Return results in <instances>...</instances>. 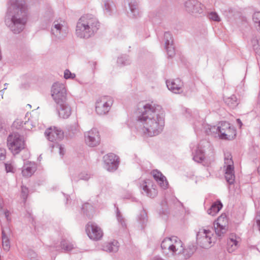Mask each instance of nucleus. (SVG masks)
I'll use <instances>...</instances> for the list:
<instances>
[{
	"instance_id": "nucleus-1",
	"label": "nucleus",
	"mask_w": 260,
	"mask_h": 260,
	"mask_svg": "<svg viewBox=\"0 0 260 260\" xmlns=\"http://www.w3.org/2000/svg\"><path fill=\"white\" fill-rule=\"evenodd\" d=\"M137 125L146 136L160 134L165 126V114L161 107L153 103L140 102L137 109Z\"/></svg>"
},
{
	"instance_id": "nucleus-2",
	"label": "nucleus",
	"mask_w": 260,
	"mask_h": 260,
	"mask_svg": "<svg viewBox=\"0 0 260 260\" xmlns=\"http://www.w3.org/2000/svg\"><path fill=\"white\" fill-rule=\"evenodd\" d=\"M5 24L14 34H19L23 30L27 22V6L24 0H9Z\"/></svg>"
},
{
	"instance_id": "nucleus-3",
	"label": "nucleus",
	"mask_w": 260,
	"mask_h": 260,
	"mask_svg": "<svg viewBox=\"0 0 260 260\" xmlns=\"http://www.w3.org/2000/svg\"><path fill=\"white\" fill-rule=\"evenodd\" d=\"M100 22L91 14H86L78 20L76 28V35L80 38L88 39L93 36L99 29Z\"/></svg>"
},
{
	"instance_id": "nucleus-4",
	"label": "nucleus",
	"mask_w": 260,
	"mask_h": 260,
	"mask_svg": "<svg viewBox=\"0 0 260 260\" xmlns=\"http://www.w3.org/2000/svg\"><path fill=\"white\" fill-rule=\"evenodd\" d=\"M161 247L164 252L168 251L172 255L183 253L184 250L182 242L176 236L165 238L161 242Z\"/></svg>"
},
{
	"instance_id": "nucleus-5",
	"label": "nucleus",
	"mask_w": 260,
	"mask_h": 260,
	"mask_svg": "<svg viewBox=\"0 0 260 260\" xmlns=\"http://www.w3.org/2000/svg\"><path fill=\"white\" fill-rule=\"evenodd\" d=\"M69 32V26L67 21L61 18L55 19L51 27V34L55 39H64Z\"/></svg>"
},
{
	"instance_id": "nucleus-6",
	"label": "nucleus",
	"mask_w": 260,
	"mask_h": 260,
	"mask_svg": "<svg viewBox=\"0 0 260 260\" xmlns=\"http://www.w3.org/2000/svg\"><path fill=\"white\" fill-rule=\"evenodd\" d=\"M7 145L13 154H18L25 147L23 137L17 133H13L7 138Z\"/></svg>"
},
{
	"instance_id": "nucleus-7",
	"label": "nucleus",
	"mask_w": 260,
	"mask_h": 260,
	"mask_svg": "<svg viewBox=\"0 0 260 260\" xmlns=\"http://www.w3.org/2000/svg\"><path fill=\"white\" fill-rule=\"evenodd\" d=\"M114 103L113 98L109 95L99 98L96 102L95 109L96 114L100 116L107 115Z\"/></svg>"
},
{
	"instance_id": "nucleus-8",
	"label": "nucleus",
	"mask_w": 260,
	"mask_h": 260,
	"mask_svg": "<svg viewBox=\"0 0 260 260\" xmlns=\"http://www.w3.org/2000/svg\"><path fill=\"white\" fill-rule=\"evenodd\" d=\"M51 96L56 104H61L67 102V91L64 84L54 83L51 87Z\"/></svg>"
},
{
	"instance_id": "nucleus-9",
	"label": "nucleus",
	"mask_w": 260,
	"mask_h": 260,
	"mask_svg": "<svg viewBox=\"0 0 260 260\" xmlns=\"http://www.w3.org/2000/svg\"><path fill=\"white\" fill-rule=\"evenodd\" d=\"M213 232L209 230L200 229L197 234L198 244L203 248H209L212 245Z\"/></svg>"
},
{
	"instance_id": "nucleus-10",
	"label": "nucleus",
	"mask_w": 260,
	"mask_h": 260,
	"mask_svg": "<svg viewBox=\"0 0 260 260\" xmlns=\"http://www.w3.org/2000/svg\"><path fill=\"white\" fill-rule=\"evenodd\" d=\"M219 138L223 140H231L236 135L235 129L232 127L229 122L221 121L219 124Z\"/></svg>"
},
{
	"instance_id": "nucleus-11",
	"label": "nucleus",
	"mask_w": 260,
	"mask_h": 260,
	"mask_svg": "<svg viewBox=\"0 0 260 260\" xmlns=\"http://www.w3.org/2000/svg\"><path fill=\"white\" fill-rule=\"evenodd\" d=\"M225 178L227 182L232 184L235 180V175L234 167V162L232 159L231 154L225 156L224 158Z\"/></svg>"
},
{
	"instance_id": "nucleus-12",
	"label": "nucleus",
	"mask_w": 260,
	"mask_h": 260,
	"mask_svg": "<svg viewBox=\"0 0 260 260\" xmlns=\"http://www.w3.org/2000/svg\"><path fill=\"white\" fill-rule=\"evenodd\" d=\"M45 135L49 141L54 144L63 138L64 133L60 128L54 126L47 128L45 132Z\"/></svg>"
},
{
	"instance_id": "nucleus-13",
	"label": "nucleus",
	"mask_w": 260,
	"mask_h": 260,
	"mask_svg": "<svg viewBox=\"0 0 260 260\" xmlns=\"http://www.w3.org/2000/svg\"><path fill=\"white\" fill-rule=\"evenodd\" d=\"M86 233L90 239L98 241L100 240L103 236L102 230L96 223L89 222L86 226Z\"/></svg>"
},
{
	"instance_id": "nucleus-14",
	"label": "nucleus",
	"mask_w": 260,
	"mask_h": 260,
	"mask_svg": "<svg viewBox=\"0 0 260 260\" xmlns=\"http://www.w3.org/2000/svg\"><path fill=\"white\" fill-rule=\"evenodd\" d=\"M186 11L191 14H201L205 7L197 0H188L184 4Z\"/></svg>"
},
{
	"instance_id": "nucleus-15",
	"label": "nucleus",
	"mask_w": 260,
	"mask_h": 260,
	"mask_svg": "<svg viewBox=\"0 0 260 260\" xmlns=\"http://www.w3.org/2000/svg\"><path fill=\"white\" fill-rule=\"evenodd\" d=\"M228 220L225 214H222L214 223L215 232L216 235L221 236L226 233L228 230Z\"/></svg>"
},
{
	"instance_id": "nucleus-16",
	"label": "nucleus",
	"mask_w": 260,
	"mask_h": 260,
	"mask_svg": "<svg viewBox=\"0 0 260 260\" xmlns=\"http://www.w3.org/2000/svg\"><path fill=\"white\" fill-rule=\"evenodd\" d=\"M104 161L107 170L113 172L117 170L119 165L118 157L114 153H110L105 155L104 157Z\"/></svg>"
},
{
	"instance_id": "nucleus-17",
	"label": "nucleus",
	"mask_w": 260,
	"mask_h": 260,
	"mask_svg": "<svg viewBox=\"0 0 260 260\" xmlns=\"http://www.w3.org/2000/svg\"><path fill=\"white\" fill-rule=\"evenodd\" d=\"M85 141L87 145L94 147L98 145L100 141L99 132L96 128H92L85 133Z\"/></svg>"
},
{
	"instance_id": "nucleus-18",
	"label": "nucleus",
	"mask_w": 260,
	"mask_h": 260,
	"mask_svg": "<svg viewBox=\"0 0 260 260\" xmlns=\"http://www.w3.org/2000/svg\"><path fill=\"white\" fill-rule=\"evenodd\" d=\"M165 49L168 57H172L175 54L173 39L172 34L168 31L165 32L164 36Z\"/></svg>"
},
{
	"instance_id": "nucleus-19",
	"label": "nucleus",
	"mask_w": 260,
	"mask_h": 260,
	"mask_svg": "<svg viewBox=\"0 0 260 260\" xmlns=\"http://www.w3.org/2000/svg\"><path fill=\"white\" fill-rule=\"evenodd\" d=\"M166 85L168 89L172 92L179 94L183 92V82L179 78L167 80Z\"/></svg>"
},
{
	"instance_id": "nucleus-20",
	"label": "nucleus",
	"mask_w": 260,
	"mask_h": 260,
	"mask_svg": "<svg viewBox=\"0 0 260 260\" xmlns=\"http://www.w3.org/2000/svg\"><path fill=\"white\" fill-rule=\"evenodd\" d=\"M151 174L161 189H166L168 188V182L166 177L160 171L157 170H154L151 172Z\"/></svg>"
},
{
	"instance_id": "nucleus-21",
	"label": "nucleus",
	"mask_w": 260,
	"mask_h": 260,
	"mask_svg": "<svg viewBox=\"0 0 260 260\" xmlns=\"http://www.w3.org/2000/svg\"><path fill=\"white\" fill-rule=\"evenodd\" d=\"M11 234V231L9 228H2V246L4 250L6 251H8L10 248V242L9 237L10 236Z\"/></svg>"
},
{
	"instance_id": "nucleus-22",
	"label": "nucleus",
	"mask_w": 260,
	"mask_h": 260,
	"mask_svg": "<svg viewBox=\"0 0 260 260\" xmlns=\"http://www.w3.org/2000/svg\"><path fill=\"white\" fill-rule=\"evenodd\" d=\"M56 104L59 106L58 109V113L59 117L63 119L68 118L71 115L72 110L70 106L67 103V102Z\"/></svg>"
},
{
	"instance_id": "nucleus-23",
	"label": "nucleus",
	"mask_w": 260,
	"mask_h": 260,
	"mask_svg": "<svg viewBox=\"0 0 260 260\" xmlns=\"http://www.w3.org/2000/svg\"><path fill=\"white\" fill-rule=\"evenodd\" d=\"M239 238L237 237L235 235H232L230 236L227 241V250L229 253L234 252L239 247Z\"/></svg>"
},
{
	"instance_id": "nucleus-24",
	"label": "nucleus",
	"mask_w": 260,
	"mask_h": 260,
	"mask_svg": "<svg viewBox=\"0 0 260 260\" xmlns=\"http://www.w3.org/2000/svg\"><path fill=\"white\" fill-rule=\"evenodd\" d=\"M13 126L16 129L23 128L26 130H30L32 128L34 125L29 119L25 122L22 121L21 119H16L13 124Z\"/></svg>"
},
{
	"instance_id": "nucleus-25",
	"label": "nucleus",
	"mask_w": 260,
	"mask_h": 260,
	"mask_svg": "<svg viewBox=\"0 0 260 260\" xmlns=\"http://www.w3.org/2000/svg\"><path fill=\"white\" fill-rule=\"evenodd\" d=\"M152 182L149 180L146 181L144 180L141 185V188L144 190L146 194L150 195H154L157 193L156 190L153 187Z\"/></svg>"
},
{
	"instance_id": "nucleus-26",
	"label": "nucleus",
	"mask_w": 260,
	"mask_h": 260,
	"mask_svg": "<svg viewBox=\"0 0 260 260\" xmlns=\"http://www.w3.org/2000/svg\"><path fill=\"white\" fill-rule=\"evenodd\" d=\"M103 250L109 252H115L118 250V242L113 240L109 242H106L103 245Z\"/></svg>"
},
{
	"instance_id": "nucleus-27",
	"label": "nucleus",
	"mask_w": 260,
	"mask_h": 260,
	"mask_svg": "<svg viewBox=\"0 0 260 260\" xmlns=\"http://www.w3.org/2000/svg\"><path fill=\"white\" fill-rule=\"evenodd\" d=\"M129 6L131 14L133 17H137L139 16L140 12L138 8V3L136 0H126Z\"/></svg>"
},
{
	"instance_id": "nucleus-28",
	"label": "nucleus",
	"mask_w": 260,
	"mask_h": 260,
	"mask_svg": "<svg viewBox=\"0 0 260 260\" xmlns=\"http://www.w3.org/2000/svg\"><path fill=\"white\" fill-rule=\"evenodd\" d=\"M193 118L196 119V121L192 122V125L196 132L202 130L203 128H205L206 125L204 123L203 119L200 118L198 116V112L194 113Z\"/></svg>"
},
{
	"instance_id": "nucleus-29",
	"label": "nucleus",
	"mask_w": 260,
	"mask_h": 260,
	"mask_svg": "<svg viewBox=\"0 0 260 260\" xmlns=\"http://www.w3.org/2000/svg\"><path fill=\"white\" fill-rule=\"evenodd\" d=\"M193 159L197 162H201L205 159L204 150L199 145L196 150L195 153H193Z\"/></svg>"
},
{
	"instance_id": "nucleus-30",
	"label": "nucleus",
	"mask_w": 260,
	"mask_h": 260,
	"mask_svg": "<svg viewBox=\"0 0 260 260\" xmlns=\"http://www.w3.org/2000/svg\"><path fill=\"white\" fill-rule=\"evenodd\" d=\"M36 167L35 164H29L24 166L23 169L22 171V173L23 176L28 177H30L36 171Z\"/></svg>"
},
{
	"instance_id": "nucleus-31",
	"label": "nucleus",
	"mask_w": 260,
	"mask_h": 260,
	"mask_svg": "<svg viewBox=\"0 0 260 260\" xmlns=\"http://www.w3.org/2000/svg\"><path fill=\"white\" fill-rule=\"evenodd\" d=\"M222 207V204L220 201H217L214 202L208 210V213L212 216L216 215V214L220 210Z\"/></svg>"
},
{
	"instance_id": "nucleus-32",
	"label": "nucleus",
	"mask_w": 260,
	"mask_h": 260,
	"mask_svg": "<svg viewBox=\"0 0 260 260\" xmlns=\"http://www.w3.org/2000/svg\"><path fill=\"white\" fill-rule=\"evenodd\" d=\"M104 11L108 15H111L115 10V5L112 0H104Z\"/></svg>"
},
{
	"instance_id": "nucleus-33",
	"label": "nucleus",
	"mask_w": 260,
	"mask_h": 260,
	"mask_svg": "<svg viewBox=\"0 0 260 260\" xmlns=\"http://www.w3.org/2000/svg\"><path fill=\"white\" fill-rule=\"evenodd\" d=\"M225 103L230 108L232 109L235 108L239 104V101L234 94L224 99Z\"/></svg>"
},
{
	"instance_id": "nucleus-34",
	"label": "nucleus",
	"mask_w": 260,
	"mask_h": 260,
	"mask_svg": "<svg viewBox=\"0 0 260 260\" xmlns=\"http://www.w3.org/2000/svg\"><path fill=\"white\" fill-rule=\"evenodd\" d=\"M60 246L65 251H71L74 248V245L68 240H62L60 243Z\"/></svg>"
},
{
	"instance_id": "nucleus-35",
	"label": "nucleus",
	"mask_w": 260,
	"mask_h": 260,
	"mask_svg": "<svg viewBox=\"0 0 260 260\" xmlns=\"http://www.w3.org/2000/svg\"><path fill=\"white\" fill-rule=\"evenodd\" d=\"M68 131L71 134H76L80 132L79 126L77 122H75L68 125L67 127Z\"/></svg>"
},
{
	"instance_id": "nucleus-36",
	"label": "nucleus",
	"mask_w": 260,
	"mask_h": 260,
	"mask_svg": "<svg viewBox=\"0 0 260 260\" xmlns=\"http://www.w3.org/2000/svg\"><path fill=\"white\" fill-rule=\"evenodd\" d=\"M117 62L120 66H126L130 63L131 60L128 56L123 55L118 58Z\"/></svg>"
},
{
	"instance_id": "nucleus-37",
	"label": "nucleus",
	"mask_w": 260,
	"mask_h": 260,
	"mask_svg": "<svg viewBox=\"0 0 260 260\" xmlns=\"http://www.w3.org/2000/svg\"><path fill=\"white\" fill-rule=\"evenodd\" d=\"M252 19L255 26L260 32V12H255L253 14Z\"/></svg>"
},
{
	"instance_id": "nucleus-38",
	"label": "nucleus",
	"mask_w": 260,
	"mask_h": 260,
	"mask_svg": "<svg viewBox=\"0 0 260 260\" xmlns=\"http://www.w3.org/2000/svg\"><path fill=\"white\" fill-rule=\"evenodd\" d=\"M251 42L255 53L260 55V51H259V49H258V47L260 45V40H259L256 37H253Z\"/></svg>"
},
{
	"instance_id": "nucleus-39",
	"label": "nucleus",
	"mask_w": 260,
	"mask_h": 260,
	"mask_svg": "<svg viewBox=\"0 0 260 260\" xmlns=\"http://www.w3.org/2000/svg\"><path fill=\"white\" fill-rule=\"evenodd\" d=\"M51 147L56 148L59 150V153L61 157L63 156L66 152V149L64 145L59 144L58 143H55L50 145Z\"/></svg>"
},
{
	"instance_id": "nucleus-40",
	"label": "nucleus",
	"mask_w": 260,
	"mask_h": 260,
	"mask_svg": "<svg viewBox=\"0 0 260 260\" xmlns=\"http://www.w3.org/2000/svg\"><path fill=\"white\" fill-rule=\"evenodd\" d=\"M208 128H206V132L208 135H210L212 133L218 134L219 135V125L216 126L215 125L211 126L207 125Z\"/></svg>"
},
{
	"instance_id": "nucleus-41",
	"label": "nucleus",
	"mask_w": 260,
	"mask_h": 260,
	"mask_svg": "<svg viewBox=\"0 0 260 260\" xmlns=\"http://www.w3.org/2000/svg\"><path fill=\"white\" fill-rule=\"evenodd\" d=\"M82 210L83 212L85 213L87 216L90 217L91 215L89 214V211L93 212V209L92 206L89 203H85L82 206Z\"/></svg>"
},
{
	"instance_id": "nucleus-42",
	"label": "nucleus",
	"mask_w": 260,
	"mask_h": 260,
	"mask_svg": "<svg viewBox=\"0 0 260 260\" xmlns=\"http://www.w3.org/2000/svg\"><path fill=\"white\" fill-rule=\"evenodd\" d=\"M116 217L118 222L121 224V226L123 228H125L126 225L125 221V219L123 218L118 207H117L116 209Z\"/></svg>"
},
{
	"instance_id": "nucleus-43",
	"label": "nucleus",
	"mask_w": 260,
	"mask_h": 260,
	"mask_svg": "<svg viewBox=\"0 0 260 260\" xmlns=\"http://www.w3.org/2000/svg\"><path fill=\"white\" fill-rule=\"evenodd\" d=\"M140 222L142 224V226H143L144 224L147 222V214L145 211H142L138 217Z\"/></svg>"
},
{
	"instance_id": "nucleus-44",
	"label": "nucleus",
	"mask_w": 260,
	"mask_h": 260,
	"mask_svg": "<svg viewBox=\"0 0 260 260\" xmlns=\"http://www.w3.org/2000/svg\"><path fill=\"white\" fill-rule=\"evenodd\" d=\"M90 178V176L87 174H81L79 175V179H76L75 177L72 178L71 180L72 181L77 182L79 179L88 180Z\"/></svg>"
},
{
	"instance_id": "nucleus-45",
	"label": "nucleus",
	"mask_w": 260,
	"mask_h": 260,
	"mask_svg": "<svg viewBox=\"0 0 260 260\" xmlns=\"http://www.w3.org/2000/svg\"><path fill=\"white\" fill-rule=\"evenodd\" d=\"M208 17L210 19L214 21L219 22L220 21V18L216 12H211L208 15Z\"/></svg>"
},
{
	"instance_id": "nucleus-46",
	"label": "nucleus",
	"mask_w": 260,
	"mask_h": 260,
	"mask_svg": "<svg viewBox=\"0 0 260 260\" xmlns=\"http://www.w3.org/2000/svg\"><path fill=\"white\" fill-rule=\"evenodd\" d=\"M76 75L74 73H72L69 70H66L64 72V77L66 79H74Z\"/></svg>"
},
{
	"instance_id": "nucleus-47",
	"label": "nucleus",
	"mask_w": 260,
	"mask_h": 260,
	"mask_svg": "<svg viewBox=\"0 0 260 260\" xmlns=\"http://www.w3.org/2000/svg\"><path fill=\"white\" fill-rule=\"evenodd\" d=\"M6 150L3 148L0 147V160H4L6 158Z\"/></svg>"
},
{
	"instance_id": "nucleus-48",
	"label": "nucleus",
	"mask_w": 260,
	"mask_h": 260,
	"mask_svg": "<svg viewBox=\"0 0 260 260\" xmlns=\"http://www.w3.org/2000/svg\"><path fill=\"white\" fill-rule=\"evenodd\" d=\"M5 169L7 173L13 172L14 168L11 164L6 163L5 164Z\"/></svg>"
},
{
	"instance_id": "nucleus-49",
	"label": "nucleus",
	"mask_w": 260,
	"mask_h": 260,
	"mask_svg": "<svg viewBox=\"0 0 260 260\" xmlns=\"http://www.w3.org/2000/svg\"><path fill=\"white\" fill-rule=\"evenodd\" d=\"M3 199L1 198V196H0V217H1L2 215L3 214Z\"/></svg>"
},
{
	"instance_id": "nucleus-50",
	"label": "nucleus",
	"mask_w": 260,
	"mask_h": 260,
	"mask_svg": "<svg viewBox=\"0 0 260 260\" xmlns=\"http://www.w3.org/2000/svg\"><path fill=\"white\" fill-rule=\"evenodd\" d=\"M21 192L23 194L22 195H28V188L24 186L21 187Z\"/></svg>"
},
{
	"instance_id": "nucleus-51",
	"label": "nucleus",
	"mask_w": 260,
	"mask_h": 260,
	"mask_svg": "<svg viewBox=\"0 0 260 260\" xmlns=\"http://www.w3.org/2000/svg\"><path fill=\"white\" fill-rule=\"evenodd\" d=\"M5 215L6 218L7 219V220L8 221H9L10 220L9 217V215H10V212L6 210H3V214L2 215Z\"/></svg>"
},
{
	"instance_id": "nucleus-52",
	"label": "nucleus",
	"mask_w": 260,
	"mask_h": 260,
	"mask_svg": "<svg viewBox=\"0 0 260 260\" xmlns=\"http://www.w3.org/2000/svg\"><path fill=\"white\" fill-rule=\"evenodd\" d=\"M256 220L257 225L258 228V230L260 231V212H259V215H257L256 216Z\"/></svg>"
},
{
	"instance_id": "nucleus-53",
	"label": "nucleus",
	"mask_w": 260,
	"mask_h": 260,
	"mask_svg": "<svg viewBox=\"0 0 260 260\" xmlns=\"http://www.w3.org/2000/svg\"><path fill=\"white\" fill-rule=\"evenodd\" d=\"M237 123L239 124L240 127H241L242 125V122L240 119H237L236 120Z\"/></svg>"
},
{
	"instance_id": "nucleus-54",
	"label": "nucleus",
	"mask_w": 260,
	"mask_h": 260,
	"mask_svg": "<svg viewBox=\"0 0 260 260\" xmlns=\"http://www.w3.org/2000/svg\"><path fill=\"white\" fill-rule=\"evenodd\" d=\"M152 260H164V259L159 256H155Z\"/></svg>"
},
{
	"instance_id": "nucleus-55",
	"label": "nucleus",
	"mask_w": 260,
	"mask_h": 260,
	"mask_svg": "<svg viewBox=\"0 0 260 260\" xmlns=\"http://www.w3.org/2000/svg\"><path fill=\"white\" fill-rule=\"evenodd\" d=\"M258 49H259V51H260V45H259V47H258Z\"/></svg>"
},
{
	"instance_id": "nucleus-56",
	"label": "nucleus",
	"mask_w": 260,
	"mask_h": 260,
	"mask_svg": "<svg viewBox=\"0 0 260 260\" xmlns=\"http://www.w3.org/2000/svg\"><path fill=\"white\" fill-rule=\"evenodd\" d=\"M5 86H7V83H5Z\"/></svg>"
},
{
	"instance_id": "nucleus-57",
	"label": "nucleus",
	"mask_w": 260,
	"mask_h": 260,
	"mask_svg": "<svg viewBox=\"0 0 260 260\" xmlns=\"http://www.w3.org/2000/svg\"><path fill=\"white\" fill-rule=\"evenodd\" d=\"M5 86H7V83H5Z\"/></svg>"
}]
</instances>
